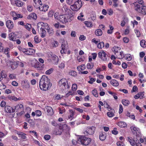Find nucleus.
Instances as JSON below:
<instances>
[{
  "label": "nucleus",
  "mask_w": 146,
  "mask_h": 146,
  "mask_svg": "<svg viewBox=\"0 0 146 146\" xmlns=\"http://www.w3.org/2000/svg\"><path fill=\"white\" fill-rule=\"evenodd\" d=\"M40 89L44 91L50 89L52 86L50 80L45 75H43L40 79L39 83Z\"/></svg>",
  "instance_id": "nucleus-1"
},
{
  "label": "nucleus",
  "mask_w": 146,
  "mask_h": 146,
  "mask_svg": "<svg viewBox=\"0 0 146 146\" xmlns=\"http://www.w3.org/2000/svg\"><path fill=\"white\" fill-rule=\"evenodd\" d=\"M91 139L88 137H86L84 136H80L78 137V142L79 144L84 145H87L90 144Z\"/></svg>",
  "instance_id": "nucleus-2"
},
{
  "label": "nucleus",
  "mask_w": 146,
  "mask_h": 146,
  "mask_svg": "<svg viewBox=\"0 0 146 146\" xmlns=\"http://www.w3.org/2000/svg\"><path fill=\"white\" fill-rule=\"evenodd\" d=\"M72 15L71 13L60 15L59 17L60 21L63 23L71 21L72 19Z\"/></svg>",
  "instance_id": "nucleus-3"
},
{
  "label": "nucleus",
  "mask_w": 146,
  "mask_h": 146,
  "mask_svg": "<svg viewBox=\"0 0 146 146\" xmlns=\"http://www.w3.org/2000/svg\"><path fill=\"white\" fill-rule=\"evenodd\" d=\"M58 86L63 90H66L70 88V85H69L67 80L64 78L61 79L59 81Z\"/></svg>",
  "instance_id": "nucleus-4"
},
{
  "label": "nucleus",
  "mask_w": 146,
  "mask_h": 146,
  "mask_svg": "<svg viewBox=\"0 0 146 146\" xmlns=\"http://www.w3.org/2000/svg\"><path fill=\"white\" fill-rule=\"evenodd\" d=\"M40 26L44 27L45 29L47 30V32L50 35H52L54 31L52 29L49 27L47 24L44 23L42 22H40L38 24L37 27L39 28Z\"/></svg>",
  "instance_id": "nucleus-5"
},
{
  "label": "nucleus",
  "mask_w": 146,
  "mask_h": 146,
  "mask_svg": "<svg viewBox=\"0 0 146 146\" xmlns=\"http://www.w3.org/2000/svg\"><path fill=\"white\" fill-rule=\"evenodd\" d=\"M82 6V3L81 0H78L74 4L71 5L70 8L73 11H78Z\"/></svg>",
  "instance_id": "nucleus-6"
},
{
  "label": "nucleus",
  "mask_w": 146,
  "mask_h": 146,
  "mask_svg": "<svg viewBox=\"0 0 146 146\" xmlns=\"http://www.w3.org/2000/svg\"><path fill=\"white\" fill-rule=\"evenodd\" d=\"M128 141L132 146H142L138 140L136 138L128 137Z\"/></svg>",
  "instance_id": "nucleus-7"
},
{
  "label": "nucleus",
  "mask_w": 146,
  "mask_h": 146,
  "mask_svg": "<svg viewBox=\"0 0 146 146\" xmlns=\"http://www.w3.org/2000/svg\"><path fill=\"white\" fill-rule=\"evenodd\" d=\"M65 127H67V129L68 130H70V127L66 124H64L63 126H60L58 129L56 130L55 131V134L56 135H60L63 131V129Z\"/></svg>",
  "instance_id": "nucleus-8"
},
{
  "label": "nucleus",
  "mask_w": 146,
  "mask_h": 146,
  "mask_svg": "<svg viewBox=\"0 0 146 146\" xmlns=\"http://www.w3.org/2000/svg\"><path fill=\"white\" fill-rule=\"evenodd\" d=\"M98 56L103 61H106L107 60V54L104 50H102L98 53Z\"/></svg>",
  "instance_id": "nucleus-9"
},
{
  "label": "nucleus",
  "mask_w": 146,
  "mask_h": 146,
  "mask_svg": "<svg viewBox=\"0 0 146 146\" xmlns=\"http://www.w3.org/2000/svg\"><path fill=\"white\" fill-rule=\"evenodd\" d=\"M95 129L96 127H95L93 126L89 127H87L86 133L89 135H93L94 134Z\"/></svg>",
  "instance_id": "nucleus-10"
},
{
  "label": "nucleus",
  "mask_w": 146,
  "mask_h": 146,
  "mask_svg": "<svg viewBox=\"0 0 146 146\" xmlns=\"http://www.w3.org/2000/svg\"><path fill=\"white\" fill-rule=\"evenodd\" d=\"M5 111L7 113H11L15 112L14 107H12L6 105L5 107Z\"/></svg>",
  "instance_id": "nucleus-11"
},
{
  "label": "nucleus",
  "mask_w": 146,
  "mask_h": 146,
  "mask_svg": "<svg viewBox=\"0 0 146 146\" xmlns=\"http://www.w3.org/2000/svg\"><path fill=\"white\" fill-rule=\"evenodd\" d=\"M21 85L24 88L29 87V83L28 80L27 79L21 81Z\"/></svg>",
  "instance_id": "nucleus-12"
},
{
  "label": "nucleus",
  "mask_w": 146,
  "mask_h": 146,
  "mask_svg": "<svg viewBox=\"0 0 146 146\" xmlns=\"http://www.w3.org/2000/svg\"><path fill=\"white\" fill-rule=\"evenodd\" d=\"M48 8L49 6L48 5L44 4H42L38 7L40 11L44 12H46L47 11Z\"/></svg>",
  "instance_id": "nucleus-13"
},
{
  "label": "nucleus",
  "mask_w": 146,
  "mask_h": 146,
  "mask_svg": "<svg viewBox=\"0 0 146 146\" xmlns=\"http://www.w3.org/2000/svg\"><path fill=\"white\" fill-rule=\"evenodd\" d=\"M6 25L7 27L9 29H12L14 27L13 23L10 20H8L6 21Z\"/></svg>",
  "instance_id": "nucleus-14"
},
{
  "label": "nucleus",
  "mask_w": 146,
  "mask_h": 146,
  "mask_svg": "<svg viewBox=\"0 0 146 146\" xmlns=\"http://www.w3.org/2000/svg\"><path fill=\"white\" fill-rule=\"evenodd\" d=\"M45 108L48 115H52L53 114V110L52 107L49 106H47L45 107Z\"/></svg>",
  "instance_id": "nucleus-15"
},
{
  "label": "nucleus",
  "mask_w": 146,
  "mask_h": 146,
  "mask_svg": "<svg viewBox=\"0 0 146 146\" xmlns=\"http://www.w3.org/2000/svg\"><path fill=\"white\" fill-rule=\"evenodd\" d=\"M48 57L54 60L58 61V58L57 56L56 55L53 54L51 52H49L48 53Z\"/></svg>",
  "instance_id": "nucleus-16"
},
{
  "label": "nucleus",
  "mask_w": 146,
  "mask_h": 146,
  "mask_svg": "<svg viewBox=\"0 0 146 146\" xmlns=\"http://www.w3.org/2000/svg\"><path fill=\"white\" fill-rule=\"evenodd\" d=\"M10 64H11V67L13 70L16 68L18 66L17 62L14 61H10Z\"/></svg>",
  "instance_id": "nucleus-17"
},
{
  "label": "nucleus",
  "mask_w": 146,
  "mask_h": 146,
  "mask_svg": "<svg viewBox=\"0 0 146 146\" xmlns=\"http://www.w3.org/2000/svg\"><path fill=\"white\" fill-rule=\"evenodd\" d=\"M74 112L72 110H69V115L68 116V118L70 120L74 118Z\"/></svg>",
  "instance_id": "nucleus-18"
},
{
  "label": "nucleus",
  "mask_w": 146,
  "mask_h": 146,
  "mask_svg": "<svg viewBox=\"0 0 146 146\" xmlns=\"http://www.w3.org/2000/svg\"><path fill=\"white\" fill-rule=\"evenodd\" d=\"M99 139L102 141L105 140L106 138V133L104 132H101L100 133Z\"/></svg>",
  "instance_id": "nucleus-19"
},
{
  "label": "nucleus",
  "mask_w": 146,
  "mask_h": 146,
  "mask_svg": "<svg viewBox=\"0 0 146 146\" xmlns=\"http://www.w3.org/2000/svg\"><path fill=\"white\" fill-rule=\"evenodd\" d=\"M40 28V32L41 33V36L42 37H44L46 34V31L44 30L45 28L44 27H42V26H40V27L39 28Z\"/></svg>",
  "instance_id": "nucleus-20"
},
{
  "label": "nucleus",
  "mask_w": 146,
  "mask_h": 146,
  "mask_svg": "<svg viewBox=\"0 0 146 146\" xmlns=\"http://www.w3.org/2000/svg\"><path fill=\"white\" fill-rule=\"evenodd\" d=\"M9 39L13 41H15L16 38V35L14 33H11L9 34Z\"/></svg>",
  "instance_id": "nucleus-21"
},
{
  "label": "nucleus",
  "mask_w": 146,
  "mask_h": 146,
  "mask_svg": "<svg viewBox=\"0 0 146 146\" xmlns=\"http://www.w3.org/2000/svg\"><path fill=\"white\" fill-rule=\"evenodd\" d=\"M109 111L107 112V116L109 117H111L114 116L115 110L114 109H112Z\"/></svg>",
  "instance_id": "nucleus-22"
},
{
  "label": "nucleus",
  "mask_w": 146,
  "mask_h": 146,
  "mask_svg": "<svg viewBox=\"0 0 146 146\" xmlns=\"http://www.w3.org/2000/svg\"><path fill=\"white\" fill-rule=\"evenodd\" d=\"M135 6V10L139 13L141 8L140 5L138 3L135 2L133 3Z\"/></svg>",
  "instance_id": "nucleus-23"
},
{
  "label": "nucleus",
  "mask_w": 146,
  "mask_h": 146,
  "mask_svg": "<svg viewBox=\"0 0 146 146\" xmlns=\"http://www.w3.org/2000/svg\"><path fill=\"white\" fill-rule=\"evenodd\" d=\"M144 92H140L138 93L137 94L135 95L134 98L135 99H138L140 98H142L144 96Z\"/></svg>",
  "instance_id": "nucleus-24"
},
{
  "label": "nucleus",
  "mask_w": 146,
  "mask_h": 146,
  "mask_svg": "<svg viewBox=\"0 0 146 146\" xmlns=\"http://www.w3.org/2000/svg\"><path fill=\"white\" fill-rule=\"evenodd\" d=\"M14 108L15 110H15H16L17 111H19L20 109H24V107L21 104H19L17 105V106L14 107Z\"/></svg>",
  "instance_id": "nucleus-25"
},
{
  "label": "nucleus",
  "mask_w": 146,
  "mask_h": 146,
  "mask_svg": "<svg viewBox=\"0 0 146 146\" xmlns=\"http://www.w3.org/2000/svg\"><path fill=\"white\" fill-rule=\"evenodd\" d=\"M37 18V16L36 14L34 13H31L27 17V19H36Z\"/></svg>",
  "instance_id": "nucleus-26"
},
{
  "label": "nucleus",
  "mask_w": 146,
  "mask_h": 146,
  "mask_svg": "<svg viewBox=\"0 0 146 146\" xmlns=\"http://www.w3.org/2000/svg\"><path fill=\"white\" fill-rule=\"evenodd\" d=\"M110 83L113 86L115 87L117 86L119 84L118 82L114 79L111 80L110 81Z\"/></svg>",
  "instance_id": "nucleus-27"
},
{
  "label": "nucleus",
  "mask_w": 146,
  "mask_h": 146,
  "mask_svg": "<svg viewBox=\"0 0 146 146\" xmlns=\"http://www.w3.org/2000/svg\"><path fill=\"white\" fill-rule=\"evenodd\" d=\"M117 125L121 127H125L127 126L126 123L123 121L119 122L117 123Z\"/></svg>",
  "instance_id": "nucleus-28"
},
{
  "label": "nucleus",
  "mask_w": 146,
  "mask_h": 146,
  "mask_svg": "<svg viewBox=\"0 0 146 146\" xmlns=\"http://www.w3.org/2000/svg\"><path fill=\"white\" fill-rule=\"evenodd\" d=\"M116 56H117V58L118 59H122L123 58L124 56L123 52L121 51V52H119V53H118L116 54Z\"/></svg>",
  "instance_id": "nucleus-29"
},
{
  "label": "nucleus",
  "mask_w": 146,
  "mask_h": 146,
  "mask_svg": "<svg viewBox=\"0 0 146 146\" xmlns=\"http://www.w3.org/2000/svg\"><path fill=\"white\" fill-rule=\"evenodd\" d=\"M35 50L32 48H29L27 49V54L31 55L35 53Z\"/></svg>",
  "instance_id": "nucleus-30"
},
{
  "label": "nucleus",
  "mask_w": 146,
  "mask_h": 146,
  "mask_svg": "<svg viewBox=\"0 0 146 146\" xmlns=\"http://www.w3.org/2000/svg\"><path fill=\"white\" fill-rule=\"evenodd\" d=\"M140 13L143 15H146V6H142L141 9V10Z\"/></svg>",
  "instance_id": "nucleus-31"
},
{
  "label": "nucleus",
  "mask_w": 146,
  "mask_h": 146,
  "mask_svg": "<svg viewBox=\"0 0 146 146\" xmlns=\"http://www.w3.org/2000/svg\"><path fill=\"white\" fill-rule=\"evenodd\" d=\"M17 134L18 135L19 137L23 139H26L27 138V137L25 136L26 134L23 133L19 132L17 133Z\"/></svg>",
  "instance_id": "nucleus-32"
},
{
  "label": "nucleus",
  "mask_w": 146,
  "mask_h": 146,
  "mask_svg": "<svg viewBox=\"0 0 146 146\" xmlns=\"http://www.w3.org/2000/svg\"><path fill=\"white\" fill-rule=\"evenodd\" d=\"M86 66L84 64H82L80 66H78L77 68V70L79 71L84 70Z\"/></svg>",
  "instance_id": "nucleus-33"
},
{
  "label": "nucleus",
  "mask_w": 146,
  "mask_h": 146,
  "mask_svg": "<svg viewBox=\"0 0 146 146\" xmlns=\"http://www.w3.org/2000/svg\"><path fill=\"white\" fill-rule=\"evenodd\" d=\"M22 15L20 14H17L16 13L15 16H14L13 18L14 20H15L18 19L19 18H22L23 17Z\"/></svg>",
  "instance_id": "nucleus-34"
},
{
  "label": "nucleus",
  "mask_w": 146,
  "mask_h": 146,
  "mask_svg": "<svg viewBox=\"0 0 146 146\" xmlns=\"http://www.w3.org/2000/svg\"><path fill=\"white\" fill-rule=\"evenodd\" d=\"M95 34L97 36H101L102 35V32L101 29H98L95 31Z\"/></svg>",
  "instance_id": "nucleus-35"
},
{
  "label": "nucleus",
  "mask_w": 146,
  "mask_h": 146,
  "mask_svg": "<svg viewBox=\"0 0 146 146\" xmlns=\"http://www.w3.org/2000/svg\"><path fill=\"white\" fill-rule=\"evenodd\" d=\"M23 3L20 0H17L15 5L18 7H21L23 5Z\"/></svg>",
  "instance_id": "nucleus-36"
},
{
  "label": "nucleus",
  "mask_w": 146,
  "mask_h": 146,
  "mask_svg": "<svg viewBox=\"0 0 146 146\" xmlns=\"http://www.w3.org/2000/svg\"><path fill=\"white\" fill-rule=\"evenodd\" d=\"M84 23L85 25L87 27H91L93 26L92 23L90 22L86 21L84 22Z\"/></svg>",
  "instance_id": "nucleus-37"
},
{
  "label": "nucleus",
  "mask_w": 146,
  "mask_h": 146,
  "mask_svg": "<svg viewBox=\"0 0 146 146\" xmlns=\"http://www.w3.org/2000/svg\"><path fill=\"white\" fill-rule=\"evenodd\" d=\"M124 57L126 60L127 61H130L132 59V57L131 54H125Z\"/></svg>",
  "instance_id": "nucleus-38"
},
{
  "label": "nucleus",
  "mask_w": 146,
  "mask_h": 146,
  "mask_svg": "<svg viewBox=\"0 0 146 146\" xmlns=\"http://www.w3.org/2000/svg\"><path fill=\"white\" fill-rule=\"evenodd\" d=\"M128 21V20L127 18H124L123 20L121 21V25L122 27H124L125 25V23L127 22Z\"/></svg>",
  "instance_id": "nucleus-39"
},
{
  "label": "nucleus",
  "mask_w": 146,
  "mask_h": 146,
  "mask_svg": "<svg viewBox=\"0 0 146 146\" xmlns=\"http://www.w3.org/2000/svg\"><path fill=\"white\" fill-rule=\"evenodd\" d=\"M131 130L133 131H134L135 132L138 131V132H139V128L136 127L135 126H132L131 127Z\"/></svg>",
  "instance_id": "nucleus-40"
},
{
  "label": "nucleus",
  "mask_w": 146,
  "mask_h": 146,
  "mask_svg": "<svg viewBox=\"0 0 146 146\" xmlns=\"http://www.w3.org/2000/svg\"><path fill=\"white\" fill-rule=\"evenodd\" d=\"M122 103L125 106H127L129 104V101L127 100H122Z\"/></svg>",
  "instance_id": "nucleus-41"
},
{
  "label": "nucleus",
  "mask_w": 146,
  "mask_h": 146,
  "mask_svg": "<svg viewBox=\"0 0 146 146\" xmlns=\"http://www.w3.org/2000/svg\"><path fill=\"white\" fill-rule=\"evenodd\" d=\"M120 48L118 46H115L113 48V51L116 54L118 53V51L120 50Z\"/></svg>",
  "instance_id": "nucleus-42"
},
{
  "label": "nucleus",
  "mask_w": 146,
  "mask_h": 146,
  "mask_svg": "<svg viewBox=\"0 0 146 146\" xmlns=\"http://www.w3.org/2000/svg\"><path fill=\"white\" fill-rule=\"evenodd\" d=\"M104 106L105 108H106L108 111H110V110L112 109L108 104L107 102H105L104 103Z\"/></svg>",
  "instance_id": "nucleus-43"
},
{
  "label": "nucleus",
  "mask_w": 146,
  "mask_h": 146,
  "mask_svg": "<svg viewBox=\"0 0 146 146\" xmlns=\"http://www.w3.org/2000/svg\"><path fill=\"white\" fill-rule=\"evenodd\" d=\"M69 75L74 77H75L77 75V72L74 70H71L69 73Z\"/></svg>",
  "instance_id": "nucleus-44"
},
{
  "label": "nucleus",
  "mask_w": 146,
  "mask_h": 146,
  "mask_svg": "<svg viewBox=\"0 0 146 146\" xmlns=\"http://www.w3.org/2000/svg\"><path fill=\"white\" fill-rule=\"evenodd\" d=\"M92 93L95 97H97L98 96V94L96 89H94L92 90Z\"/></svg>",
  "instance_id": "nucleus-45"
},
{
  "label": "nucleus",
  "mask_w": 146,
  "mask_h": 146,
  "mask_svg": "<svg viewBox=\"0 0 146 146\" xmlns=\"http://www.w3.org/2000/svg\"><path fill=\"white\" fill-rule=\"evenodd\" d=\"M44 67V64L39 65L36 67V69L38 70L41 71L43 69Z\"/></svg>",
  "instance_id": "nucleus-46"
},
{
  "label": "nucleus",
  "mask_w": 146,
  "mask_h": 146,
  "mask_svg": "<svg viewBox=\"0 0 146 146\" xmlns=\"http://www.w3.org/2000/svg\"><path fill=\"white\" fill-rule=\"evenodd\" d=\"M110 29H108L107 31V33L108 34H111L113 32V30L114 29V28L111 25H109Z\"/></svg>",
  "instance_id": "nucleus-47"
},
{
  "label": "nucleus",
  "mask_w": 146,
  "mask_h": 146,
  "mask_svg": "<svg viewBox=\"0 0 146 146\" xmlns=\"http://www.w3.org/2000/svg\"><path fill=\"white\" fill-rule=\"evenodd\" d=\"M104 46V43L103 42L99 43L97 46L98 48L100 49H102Z\"/></svg>",
  "instance_id": "nucleus-48"
},
{
  "label": "nucleus",
  "mask_w": 146,
  "mask_h": 146,
  "mask_svg": "<svg viewBox=\"0 0 146 146\" xmlns=\"http://www.w3.org/2000/svg\"><path fill=\"white\" fill-rule=\"evenodd\" d=\"M140 44L142 47L144 48L146 47V42L144 40H142L140 41Z\"/></svg>",
  "instance_id": "nucleus-49"
},
{
  "label": "nucleus",
  "mask_w": 146,
  "mask_h": 146,
  "mask_svg": "<svg viewBox=\"0 0 146 146\" xmlns=\"http://www.w3.org/2000/svg\"><path fill=\"white\" fill-rule=\"evenodd\" d=\"M29 133H32V135H33L35 136L36 138H38V135L36 132L35 131H30Z\"/></svg>",
  "instance_id": "nucleus-50"
},
{
  "label": "nucleus",
  "mask_w": 146,
  "mask_h": 146,
  "mask_svg": "<svg viewBox=\"0 0 146 146\" xmlns=\"http://www.w3.org/2000/svg\"><path fill=\"white\" fill-rule=\"evenodd\" d=\"M54 70L53 68H50L48 70H46L45 72L46 74L47 75H49Z\"/></svg>",
  "instance_id": "nucleus-51"
},
{
  "label": "nucleus",
  "mask_w": 146,
  "mask_h": 146,
  "mask_svg": "<svg viewBox=\"0 0 146 146\" xmlns=\"http://www.w3.org/2000/svg\"><path fill=\"white\" fill-rule=\"evenodd\" d=\"M117 146H125L123 141H118L117 142Z\"/></svg>",
  "instance_id": "nucleus-52"
},
{
  "label": "nucleus",
  "mask_w": 146,
  "mask_h": 146,
  "mask_svg": "<svg viewBox=\"0 0 146 146\" xmlns=\"http://www.w3.org/2000/svg\"><path fill=\"white\" fill-rule=\"evenodd\" d=\"M34 40L35 42L36 43H37L40 42L41 40L39 39V37L37 36H36L34 38Z\"/></svg>",
  "instance_id": "nucleus-53"
},
{
  "label": "nucleus",
  "mask_w": 146,
  "mask_h": 146,
  "mask_svg": "<svg viewBox=\"0 0 146 146\" xmlns=\"http://www.w3.org/2000/svg\"><path fill=\"white\" fill-rule=\"evenodd\" d=\"M33 1L36 5H40L42 4L41 0H33Z\"/></svg>",
  "instance_id": "nucleus-54"
},
{
  "label": "nucleus",
  "mask_w": 146,
  "mask_h": 146,
  "mask_svg": "<svg viewBox=\"0 0 146 146\" xmlns=\"http://www.w3.org/2000/svg\"><path fill=\"white\" fill-rule=\"evenodd\" d=\"M58 67L59 68L61 69L64 68L65 67V62L63 61L60 63Z\"/></svg>",
  "instance_id": "nucleus-55"
},
{
  "label": "nucleus",
  "mask_w": 146,
  "mask_h": 146,
  "mask_svg": "<svg viewBox=\"0 0 146 146\" xmlns=\"http://www.w3.org/2000/svg\"><path fill=\"white\" fill-rule=\"evenodd\" d=\"M9 77L11 79H14L16 78V75L13 74H9Z\"/></svg>",
  "instance_id": "nucleus-56"
},
{
  "label": "nucleus",
  "mask_w": 146,
  "mask_h": 146,
  "mask_svg": "<svg viewBox=\"0 0 146 146\" xmlns=\"http://www.w3.org/2000/svg\"><path fill=\"white\" fill-rule=\"evenodd\" d=\"M52 44L53 47H55L58 46V43L57 41H54L52 42Z\"/></svg>",
  "instance_id": "nucleus-57"
},
{
  "label": "nucleus",
  "mask_w": 146,
  "mask_h": 146,
  "mask_svg": "<svg viewBox=\"0 0 146 146\" xmlns=\"http://www.w3.org/2000/svg\"><path fill=\"white\" fill-rule=\"evenodd\" d=\"M36 115L38 117L42 115L41 112L39 110H37L35 111Z\"/></svg>",
  "instance_id": "nucleus-58"
},
{
  "label": "nucleus",
  "mask_w": 146,
  "mask_h": 146,
  "mask_svg": "<svg viewBox=\"0 0 146 146\" xmlns=\"http://www.w3.org/2000/svg\"><path fill=\"white\" fill-rule=\"evenodd\" d=\"M93 64L88 63L87 65L86 66L88 69H91L93 67Z\"/></svg>",
  "instance_id": "nucleus-59"
},
{
  "label": "nucleus",
  "mask_w": 146,
  "mask_h": 146,
  "mask_svg": "<svg viewBox=\"0 0 146 146\" xmlns=\"http://www.w3.org/2000/svg\"><path fill=\"white\" fill-rule=\"evenodd\" d=\"M6 102L4 100H3L1 101L0 103V106L1 107H5V106H6Z\"/></svg>",
  "instance_id": "nucleus-60"
},
{
  "label": "nucleus",
  "mask_w": 146,
  "mask_h": 146,
  "mask_svg": "<svg viewBox=\"0 0 146 146\" xmlns=\"http://www.w3.org/2000/svg\"><path fill=\"white\" fill-rule=\"evenodd\" d=\"M90 80L88 81V82L90 84H92L93 82H95L96 80L95 78H90Z\"/></svg>",
  "instance_id": "nucleus-61"
},
{
  "label": "nucleus",
  "mask_w": 146,
  "mask_h": 146,
  "mask_svg": "<svg viewBox=\"0 0 146 146\" xmlns=\"http://www.w3.org/2000/svg\"><path fill=\"white\" fill-rule=\"evenodd\" d=\"M74 109L76 110H77V111H78L80 113H82L83 112V110L82 109L80 108H78V107H75L74 108Z\"/></svg>",
  "instance_id": "nucleus-62"
},
{
  "label": "nucleus",
  "mask_w": 146,
  "mask_h": 146,
  "mask_svg": "<svg viewBox=\"0 0 146 146\" xmlns=\"http://www.w3.org/2000/svg\"><path fill=\"white\" fill-rule=\"evenodd\" d=\"M72 88L73 90L76 91L77 89V85L76 84H72Z\"/></svg>",
  "instance_id": "nucleus-63"
},
{
  "label": "nucleus",
  "mask_w": 146,
  "mask_h": 146,
  "mask_svg": "<svg viewBox=\"0 0 146 146\" xmlns=\"http://www.w3.org/2000/svg\"><path fill=\"white\" fill-rule=\"evenodd\" d=\"M19 50L27 54V49L23 48H19Z\"/></svg>",
  "instance_id": "nucleus-64"
}]
</instances>
